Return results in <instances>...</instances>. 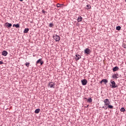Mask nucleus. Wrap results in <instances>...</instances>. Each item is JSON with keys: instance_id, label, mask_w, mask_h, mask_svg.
<instances>
[{"instance_id": "nucleus-1", "label": "nucleus", "mask_w": 126, "mask_h": 126, "mask_svg": "<svg viewBox=\"0 0 126 126\" xmlns=\"http://www.w3.org/2000/svg\"><path fill=\"white\" fill-rule=\"evenodd\" d=\"M104 106L102 107L103 109H105V110H107V106L110 105V101L108 99H105L104 100Z\"/></svg>"}, {"instance_id": "nucleus-2", "label": "nucleus", "mask_w": 126, "mask_h": 126, "mask_svg": "<svg viewBox=\"0 0 126 126\" xmlns=\"http://www.w3.org/2000/svg\"><path fill=\"white\" fill-rule=\"evenodd\" d=\"M53 38L54 40H55L56 42H60V40H61V37L60 36L57 34H54L53 36Z\"/></svg>"}, {"instance_id": "nucleus-3", "label": "nucleus", "mask_w": 126, "mask_h": 126, "mask_svg": "<svg viewBox=\"0 0 126 126\" xmlns=\"http://www.w3.org/2000/svg\"><path fill=\"white\" fill-rule=\"evenodd\" d=\"M110 83H111V85H110V86H111L112 88L114 89L118 87V85H116V82H115V81L111 80Z\"/></svg>"}, {"instance_id": "nucleus-4", "label": "nucleus", "mask_w": 126, "mask_h": 126, "mask_svg": "<svg viewBox=\"0 0 126 126\" xmlns=\"http://www.w3.org/2000/svg\"><path fill=\"white\" fill-rule=\"evenodd\" d=\"M84 53L85 55H90V53H91V52L90 51V49H89V48H86L84 50Z\"/></svg>"}, {"instance_id": "nucleus-5", "label": "nucleus", "mask_w": 126, "mask_h": 126, "mask_svg": "<svg viewBox=\"0 0 126 126\" xmlns=\"http://www.w3.org/2000/svg\"><path fill=\"white\" fill-rule=\"evenodd\" d=\"M119 77H120V75L118 73L114 74L112 75V78H113V79H117V78H119Z\"/></svg>"}, {"instance_id": "nucleus-6", "label": "nucleus", "mask_w": 126, "mask_h": 126, "mask_svg": "<svg viewBox=\"0 0 126 126\" xmlns=\"http://www.w3.org/2000/svg\"><path fill=\"white\" fill-rule=\"evenodd\" d=\"M48 87H50V88H55V83L49 82L48 83Z\"/></svg>"}, {"instance_id": "nucleus-7", "label": "nucleus", "mask_w": 126, "mask_h": 126, "mask_svg": "<svg viewBox=\"0 0 126 126\" xmlns=\"http://www.w3.org/2000/svg\"><path fill=\"white\" fill-rule=\"evenodd\" d=\"M82 85L85 86L87 84V80L85 79L82 80L81 81Z\"/></svg>"}, {"instance_id": "nucleus-8", "label": "nucleus", "mask_w": 126, "mask_h": 126, "mask_svg": "<svg viewBox=\"0 0 126 126\" xmlns=\"http://www.w3.org/2000/svg\"><path fill=\"white\" fill-rule=\"evenodd\" d=\"M7 51L4 50L2 52V56H4V57H6V56H7Z\"/></svg>"}, {"instance_id": "nucleus-9", "label": "nucleus", "mask_w": 126, "mask_h": 126, "mask_svg": "<svg viewBox=\"0 0 126 126\" xmlns=\"http://www.w3.org/2000/svg\"><path fill=\"white\" fill-rule=\"evenodd\" d=\"M5 24L6 25V27L7 28H9V27H11V26H12V24H10V23H6Z\"/></svg>"}, {"instance_id": "nucleus-10", "label": "nucleus", "mask_w": 126, "mask_h": 126, "mask_svg": "<svg viewBox=\"0 0 126 126\" xmlns=\"http://www.w3.org/2000/svg\"><path fill=\"white\" fill-rule=\"evenodd\" d=\"M82 19H83L82 17L81 16H79L77 19V20L78 22H81V21H82Z\"/></svg>"}, {"instance_id": "nucleus-11", "label": "nucleus", "mask_w": 126, "mask_h": 126, "mask_svg": "<svg viewBox=\"0 0 126 126\" xmlns=\"http://www.w3.org/2000/svg\"><path fill=\"white\" fill-rule=\"evenodd\" d=\"M112 70L113 71H118V70H119V67L115 66L113 68Z\"/></svg>"}, {"instance_id": "nucleus-12", "label": "nucleus", "mask_w": 126, "mask_h": 126, "mask_svg": "<svg viewBox=\"0 0 126 126\" xmlns=\"http://www.w3.org/2000/svg\"><path fill=\"white\" fill-rule=\"evenodd\" d=\"M13 27H16V28H19V27H20V25H19V24H14L13 25Z\"/></svg>"}, {"instance_id": "nucleus-13", "label": "nucleus", "mask_w": 126, "mask_h": 126, "mask_svg": "<svg viewBox=\"0 0 126 126\" xmlns=\"http://www.w3.org/2000/svg\"><path fill=\"white\" fill-rule=\"evenodd\" d=\"M76 61H78V60H80V59H81V56H80V55H78V56L77 55H76Z\"/></svg>"}, {"instance_id": "nucleus-14", "label": "nucleus", "mask_w": 126, "mask_h": 126, "mask_svg": "<svg viewBox=\"0 0 126 126\" xmlns=\"http://www.w3.org/2000/svg\"><path fill=\"white\" fill-rule=\"evenodd\" d=\"M107 109H114V106L109 104L107 105Z\"/></svg>"}, {"instance_id": "nucleus-15", "label": "nucleus", "mask_w": 126, "mask_h": 126, "mask_svg": "<svg viewBox=\"0 0 126 126\" xmlns=\"http://www.w3.org/2000/svg\"><path fill=\"white\" fill-rule=\"evenodd\" d=\"M40 111H41V110L40 109L38 108L35 110L34 112L35 113V114H39V113H40Z\"/></svg>"}, {"instance_id": "nucleus-16", "label": "nucleus", "mask_w": 126, "mask_h": 126, "mask_svg": "<svg viewBox=\"0 0 126 126\" xmlns=\"http://www.w3.org/2000/svg\"><path fill=\"white\" fill-rule=\"evenodd\" d=\"M29 31V29L26 28V29H25V30L24 31V33H28Z\"/></svg>"}, {"instance_id": "nucleus-17", "label": "nucleus", "mask_w": 126, "mask_h": 126, "mask_svg": "<svg viewBox=\"0 0 126 126\" xmlns=\"http://www.w3.org/2000/svg\"><path fill=\"white\" fill-rule=\"evenodd\" d=\"M102 82H104L105 84H107V83H108V80L106 79H103Z\"/></svg>"}, {"instance_id": "nucleus-18", "label": "nucleus", "mask_w": 126, "mask_h": 126, "mask_svg": "<svg viewBox=\"0 0 126 126\" xmlns=\"http://www.w3.org/2000/svg\"><path fill=\"white\" fill-rule=\"evenodd\" d=\"M87 102L89 103H91L92 102V98H88Z\"/></svg>"}, {"instance_id": "nucleus-19", "label": "nucleus", "mask_w": 126, "mask_h": 126, "mask_svg": "<svg viewBox=\"0 0 126 126\" xmlns=\"http://www.w3.org/2000/svg\"><path fill=\"white\" fill-rule=\"evenodd\" d=\"M86 6H87V8H86L87 9H90V8H91V6H90V5L89 4L87 5Z\"/></svg>"}, {"instance_id": "nucleus-20", "label": "nucleus", "mask_w": 126, "mask_h": 126, "mask_svg": "<svg viewBox=\"0 0 126 126\" xmlns=\"http://www.w3.org/2000/svg\"><path fill=\"white\" fill-rule=\"evenodd\" d=\"M120 111L121 112H125L126 111V109H125V108L122 107L121 108V109H120Z\"/></svg>"}, {"instance_id": "nucleus-21", "label": "nucleus", "mask_w": 126, "mask_h": 126, "mask_svg": "<svg viewBox=\"0 0 126 126\" xmlns=\"http://www.w3.org/2000/svg\"><path fill=\"white\" fill-rule=\"evenodd\" d=\"M25 65H26L27 67H29V65H30V63H25Z\"/></svg>"}, {"instance_id": "nucleus-22", "label": "nucleus", "mask_w": 126, "mask_h": 126, "mask_svg": "<svg viewBox=\"0 0 126 126\" xmlns=\"http://www.w3.org/2000/svg\"><path fill=\"white\" fill-rule=\"evenodd\" d=\"M41 59H39L38 60H37V61L36 63V64H38V63H40L41 62Z\"/></svg>"}, {"instance_id": "nucleus-23", "label": "nucleus", "mask_w": 126, "mask_h": 126, "mask_svg": "<svg viewBox=\"0 0 126 126\" xmlns=\"http://www.w3.org/2000/svg\"><path fill=\"white\" fill-rule=\"evenodd\" d=\"M121 27L120 26H118L116 27V30H121Z\"/></svg>"}, {"instance_id": "nucleus-24", "label": "nucleus", "mask_w": 126, "mask_h": 126, "mask_svg": "<svg viewBox=\"0 0 126 126\" xmlns=\"http://www.w3.org/2000/svg\"><path fill=\"white\" fill-rule=\"evenodd\" d=\"M122 46L124 48V49H126V44L123 43Z\"/></svg>"}, {"instance_id": "nucleus-25", "label": "nucleus", "mask_w": 126, "mask_h": 126, "mask_svg": "<svg viewBox=\"0 0 126 126\" xmlns=\"http://www.w3.org/2000/svg\"><path fill=\"white\" fill-rule=\"evenodd\" d=\"M61 5H63V4H60V3L57 4V7H61Z\"/></svg>"}, {"instance_id": "nucleus-26", "label": "nucleus", "mask_w": 126, "mask_h": 126, "mask_svg": "<svg viewBox=\"0 0 126 126\" xmlns=\"http://www.w3.org/2000/svg\"><path fill=\"white\" fill-rule=\"evenodd\" d=\"M54 26V24L51 23L49 24V27H53Z\"/></svg>"}, {"instance_id": "nucleus-27", "label": "nucleus", "mask_w": 126, "mask_h": 126, "mask_svg": "<svg viewBox=\"0 0 126 126\" xmlns=\"http://www.w3.org/2000/svg\"><path fill=\"white\" fill-rule=\"evenodd\" d=\"M40 63L41 65H42V64H43V63H44V62H43V61H40Z\"/></svg>"}, {"instance_id": "nucleus-28", "label": "nucleus", "mask_w": 126, "mask_h": 126, "mask_svg": "<svg viewBox=\"0 0 126 126\" xmlns=\"http://www.w3.org/2000/svg\"><path fill=\"white\" fill-rule=\"evenodd\" d=\"M3 62L2 61H0V64H3Z\"/></svg>"}, {"instance_id": "nucleus-29", "label": "nucleus", "mask_w": 126, "mask_h": 126, "mask_svg": "<svg viewBox=\"0 0 126 126\" xmlns=\"http://www.w3.org/2000/svg\"><path fill=\"white\" fill-rule=\"evenodd\" d=\"M42 13H45V10H42Z\"/></svg>"}, {"instance_id": "nucleus-30", "label": "nucleus", "mask_w": 126, "mask_h": 126, "mask_svg": "<svg viewBox=\"0 0 126 126\" xmlns=\"http://www.w3.org/2000/svg\"><path fill=\"white\" fill-rule=\"evenodd\" d=\"M99 83H100V84H102L103 83L102 80L99 82Z\"/></svg>"}, {"instance_id": "nucleus-31", "label": "nucleus", "mask_w": 126, "mask_h": 126, "mask_svg": "<svg viewBox=\"0 0 126 126\" xmlns=\"http://www.w3.org/2000/svg\"><path fill=\"white\" fill-rule=\"evenodd\" d=\"M20 1H23V0H19Z\"/></svg>"}]
</instances>
